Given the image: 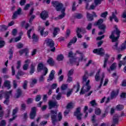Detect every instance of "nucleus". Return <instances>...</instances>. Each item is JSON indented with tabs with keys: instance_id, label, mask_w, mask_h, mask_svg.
<instances>
[{
	"instance_id": "f8f14e48",
	"label": "nucleus",
	"mask_w": 126,
	"mask_h": 126,
	"mask_svg": "<svg viewBox=\"0 0 126 126\" xmlns=\"http://www.w3.org/2000/svg\"><path fill=\"white\" fill-rule=\"evenodd\" d=\"M80 111H81V109L80 107H78L74 113V116L77 117V120H81V116H82V114L80 113Z\"/></svg>"
},
{
	"instance_id": "e2e57ef3",
	"label": "nucleus",
	"mask_w": 126,
	"mask_h": 126,
	"mask_svg": "<svg viewBox=\"0 0 126 126\" xmlns=\"http://www.w3.org/2000/svg\"><path fill=\"white\" fill-rule=\"evenodd\" d=\"M9 54L10 55L9 59L11 60V59H12V58L13 57V52H12V51H10L9 52Z\"/></svg>"
},
{
	"instance_id": "6e6d98bb",
	"label": "nucleus",
	"mask_w": 126,
	"mask_h": 126,
	"mask_svg": "<svg viewBox=\"0 0 126 126\" xmlns=\"http://www.w3.org/2000/svg\"><path fill=\"white\" fill-rule=\"evenodd\" d=\"M107 15H108V12H105L104 13H101L100 16L101 17L106 18L107 17Z\"/></svg>"
},
{
	"instance_id": "58836bf2",
	"label": "nucleus",
	"mask_w": 126,
	"mask_h": 126,
	"mask_svg": "<svg viewBox=\"0 0 126 126\" xmlns=\"http://www.w3.org/2000/svg\"><path fill=\"white\" fill-rule=\"evenodd\" d=\"M24 74V73L21 71H19L16 77L17 79H20V78H19V76H20L21 75H23Z\"/></svg>"
},
{
	"instance_id": "ea45409f",
	"label": "nucleus",
	"mask_w": 126,
	"mask_h": 126,
	"mask_svg": "<svg viewBox=\"0 0 126 126\" xmlns=\"http://www.w3.org/2000/svg\"><path fill=\"white\" fill-rule=\"evenodd\" d=\"M74 71V69H71L68 71L67 76H71L73 75V72Z\"/></svg>"
},
{
	"instance_id": "20e7f679",
	"label": "nucleus",
	"mask_w": 126,
	"mask_h": 126,
	"mask_svg": "<svg viewBox=\"0 0 126 126\" xmlns=\"http://www.w3.org/2000/svg\"><path fill=\"white\" fill-rule=\"evenodd\" d=\"M76 55H80V58H72L70 60V63L72 65L75 64L77 66L79 65V62H82V61H86V58L85 56L83 55V54L79 51H77L76 52Z\"/></svg>"
},
{
	"instance_id": "864d4df0",
	"label": "nucleus",
	"mask_w": 126,
	"mask_h": 126,
	"mask_svg": "<svg viewBox=\"0 0 126 126\" xmlns=\"http://www.w3.org/2000/svg\"><path fill=\"white\" fill-rule=\"evenodd\" d=\"M6 126V122L5 120H2L0 123V126Z\"/></svg>"
},
{
	"instance_id": "0eeeda50",
	"label": "nucleus",
	"mask_w": 126,
	"mask_h": 126,
	"mask_svg": "<svg viewBox=\"0 0 126 126\" xmlns=\"http://www.w3.org/2000/svg\"><path fill=\"white\" fill-rule=\"evenodd\" d=\"M12 91H10L9 92H6L4 93V98L5 100L3 101V103L5 105H8L9 104V96L11 94Z\"/></svg>"
},
{
	"instance_id": "b1692460",
	"label": "nucleus",
	"mask_w": 126,
	"mask_h": 126,
	"mask_svg": "<svg viewBox=\"0 0 126 126\" xmlns=\"http://www.w3.org/2000/svg\"><path fill=\"white\" fill-rule=\"evenodd\" d=\"M116 68H117V63H113L110 66V69H107V70L109 72H111V70H115Z\"/></svg>"
},
{
	"instance_id": "39448f33",
	"label": "nucleus",
	"mask_w": 126,
	"mask_h": 126,
	"mask_svg": "<svg viewBox=\"0 0 126 126\" xmlns=\"http://www.w3.org/2000/svg\"><path fill=\"white\" fill-rule=\"evenodd\" d=\"M100 70H99L95 75V80L96 81H100V84L98 87V89L101 88V86H102V84H103V80H104V78H105V73H102L101 75H100Z\"/></svg>"
},
{
	"instance_id": "5701e85b",
	"label": "nucleus",
	"mask_w": 126,
	"mask_h": 126,
	"mask_svg": "<svg viewBox=\"0 0 126 126\" xmlns=\"http://www.w3.org/2000/svg\"><path fill=\"white\" fill-rule=\"evenodd\" d=\"M113 19H114L115 22H118L119 20L117 16H116V14L115 13H112V16L110 17V21H113Z\"/></svg>"
},
{
	"instance_id": "cd10ccee",
	"label": "nucleus",
	"mask_w": 126,
	"mask_h": 126,
	"mask_svg": "<svg viewBox=\"0 0 126 126\" xmlns=\"http://www.w3.org/2000/svg\"><path fill=\"white\" fill-rule=\"evenodd\" d=\"M47 62L48 63L50 64V65H54L55 64V61L52 58H49Z\"/></svg>"
},
{
	"instance_id": "79ce46f5",
	"label": "nucleus",
	"mask_w": 126,
	"mask_h": 126,
	"mask_svg": "<svg viewBox=\"0 0 126 126\" xmlns=\"http://www.w3.org/2000/svg\"><path fill=\"white\" fill-rule=\"evenodd\" d=\"M63 55L60 54L57 56V61L61 62L63 60Z\"/></svg>"
},
{
	"instance_id": "338daca9",
	"label": "nucleus",
	"mask_w": 126,
	"mask_h": 126,
	"mask_svg": "<svg viewBox=\"0 0 126 126\" xmlns=\"http://www.w3.org/2000/svg\"><path fill=\"white\" fill-rule=\"evenodd\" d=\"M26 2V0H21L20 2V5H24Z\"/></svg>"
},
{
	"instance_id": "412c9836",
	"label": "nucleus",
	"mask_w": 126,
	"mask_h": 126,
	"mask_svg": "<svg viewBox=\"0 0 126 126\" xmlns=\"http://www.w3.org/2000/svg\"><path fill=\"white\" fill-rule=\"evenodd\" d=\"M109 57H110V55H109V54L105 55V57L104 58V64L103 66V68H105L106 66H107V63H108V60Z\"/></svg>"
},
{
	"instance_id": "423d86ee",
	"label": "nucleus",
	"mask_w": 126,
	"mask_h": 126,
	"mask_svg": "<svg viewBox=\"0 0 126 126\" xmlns=\"http://www.w3.org/2000/svg\"><path fill=\"white\" fill-rule=\"evenodd\" d=\"M34 31V29L32 28L30 29L29 31L27 32L28 36L29 38V39H32L33 40V42H37L38 41V36L36 35L35 33H33L32 36L31 37V35L30 34H31L32 32H33Z\"/></svg>"
},
{
	"instance_id": "7c9ffc66",
	"label": "nucleus",
	"mask_w": 126,
	"mask_h": 126,
	"mask_svg": "<svg viewBox=\"0 0 126 126\" xmlns=\"http://www.w3.org/2000/svg\"><path fill=\"white\" fill-rule=\"evenodd\" d=\"M47 68V67H44V65H43V63H40L38 64V67H37V70L38 71H40L42 69H43V70H44V68Z\"/></svg>"
},
{
	"instance_id": "774afa93",
	"label": "nucleus",
	"mask_w": 126,
	"mask_h": 126,
	"mask_svg": "<svg viewBox=\"0 0 126 126\" xmlns=\"http://www.w3.org/2000/svg\"><path fill=\"white\" fill-rule=\"evenodd\" d=\"M62 97V94L59 93L57 96H56L57 100H60Z\"/></svg>"
},
{
	"instance_id": "4d7b16f0",
	"label": "nucleus",
	"mask_w": 126,
	"mask_h": 126,
	"mask_svg": "<svg viewBox=\"0 0 126 126\" xmlns=\"http://www.w3.org/2000/svg\"><path fill=\"white\" fill-rule=\"evenodd\" d=\"M28 66H29V65L28 64H25L23 67L24 70H27V69H28Z\"/></svg>"
},
{
	"instance_id": "a19ab883",
	"label": "nucleus",
	"mask_w": 126,
	"mask_h": 126,
	"mask_svg": "<svg viewBox=\"0 0 126 126\" xmlns=\"http://www.w3.org/2000/svg\"><path fill=\"white\" fill-rule=\"evenodd\" d=\"M126 40L124 43H123L121 45V50L122 51H124V50H126Z\"/></svg>"
},
{
	"instance_id": "a211bd4d",
	"label": "nucleus",
	"mask_w": 126,
	"mask_h": 126,
	"mask_svg": "<svg viewBox=\"0 0 126 126\" xmlns=\"http://www.w3.org/2000/svg\"><path fill=\"white\" fill-rule=\"evenodd\" d=\"M83 30H85L83 29V28H77L76 32L77 33V36L78 38H82V35L80 34V33H81V32H82Z\"/></svg>"
},
{
	"instance_id": "a878e982",
	"label": "nucleus",
	"mask_w": 126,
	"mask_h": 126,
	"mask_svg": "<svg viewBox=\"0 0 126 126\" xmlns=\"http://www.w3.org/2000/svg\"><path fill=\"white\" fill-rule=\"evenodd\" d=\"M76 41H77V38L76 37H74L72 40H70V41L68 44V47H69L71 45L73 44H74V43L76 42Z\"/></svg>"
},
{
	"instance_id": "3c124183",
	"label": "nucleus",
	"mask_w": 126,
	"mask_h": 126,
	"mask_svg": "<svg viewBox=\"0 0 126 126\" xmlns=\"http://www.w3.org/2000/svg\"><path fill=\"white\" fill-rule=\"evenodd\" d=\"M104 22V20L102 19H100L99 20H98V21H97V23H96V25H98V26H100V25H101V24Z\"/></svg>"
},
{
	"instance_id": "f3484780",
	"label": "nucleus",
	"mask_w": 126,
	"mask_h": 126,
	"mask_svg": "<svg viewBox=\"0 0 126 126\" xmlns=\"http://www.w3.org/2000/svg\"><path fill=\"white\" fill-rule=\"evenodd\" d=\"M55 70H52L49 76V77L47 79V81L48 82H50V81H52V80H53V79H54V77H55Z\"/></svg>"
},
{
	"instance_id": "13d9d810",
	"label": "nucleus",
	"mask_w": 126,
	"mask_h": 126,
	"mask_svg": "<svg viewBox=\"0 0 126 126\" xmlns=\"http://www.w3.org/2000/svg\"><path fill=\"white\" fill-rule=\"evenodd\" d=\"M67 82H68L69 83H70V82H71L72 81V77H71V76H67Z\"/></svg>"
},
{
	"instance_id": "f03ea898",
	"label": "nucleus",
	"mask_w": 126,
	"mask_h": 126,
	"mask_svg": "<svg viewBox=\"0 0 126 126\" xmlns=\"http://www.w3.org/2000/svg\"><path fill=\"white\" fill-rule=\"evenodd\" d=\"M51 3L53 6L56 8V9L57 11H61V12L62 13L61 15L56 18L55 19L56 20H59V19H63V17L65 16V13H64V11H65V9L63 7V4L57 1H53L51 2Z\"/></svg>"
},
{
	"instance_id": "69168bd1",
	"label": "nucleus",
	"mask_w": 126,
	"mask_h": 126,
	"mask_svg": "<svg viewBox=\"0 0 126 126\" xmlns=\"http://www.w3.org/2000/svg\"><path fill=\"white\" fill-rule=\"evenodd\" d=\"M47 123H48L47 121H42L40 123L39 126H44L45 125H47Z\"/></svg>"
},
{
	"instance_id": "6ab92c4d",
	"label": "nucleus",
	"mask_w": 126,
	"mask_h": 126,
	"mask_svg": "<svg viewBox=\"0 0 126 126\" xmlns=\"http://www.w3.org/2000/svg\"><path fill=\"white\" fill-rule=\"evenodd\" d=\"M40 17L41 19H43V20H45L46 18H48V12L46 11H43L40 13Z\"/></svg>"
},
{
	"instance_id": "6e6552de",
	"label": "nucleus",
	"mask_w": 126,
	"mask_h": 126,
	"mask_svg": "<svg viewBox=\"0 0 126 126\" xmlns=\"http://www.w3.org/2000/svg\"><path fill=\"white\" fill-rule=\"evenodd\" d=\"M50 114L51 116V119L52 120V124L55 125L56 122H57V116H58V111L57 110H51Z\"/></svg>"
},
{
	"instance_id": "4c0bfd02",
	"label": "nucleus",
	"mask_w": 126,
	"mask_h": 126,
	"mask_svg": "<svg viewBox=\"0 0 126 126\" xmlns=\"http://www.w3.org/2000/svg\"><path fill=\"white\" fill-rule=\"evenodd\" d=\"M80 88V85L78 83H77L76 85L74 86V89H76V92H78V91H79Z\"/></svg>"
},
{
	"instance_id": "473e14b6",
	"label": "nucleus",
	"mask_w": 126,
	"mask_h": 126,
	"mask_svg": "<svg viewBox=\"0 0 126 126\" xmlns=\"http://www.w3.org/2000/svg\"><path fill=\"white\" fill-rule=\"evenodd\" d=\"M87 17L89 21H92L93 20V16L88 12L87 13Z\"/></svg>"
},
{
	"instance_id": "8fccbe9b",
	"label": "nucleus",
	"mask_w": 126,
	"mask_h": 126,
	"mask_svg": "<svg viewBox=\"0 0 126 126\" xmlns=\"http://www.w3.org/2000/svg\"><path fill=\"white\" fill-rule=\"evenodd\" d=\"M98 28L100 29V30H105L106 29V26L104 24L98 26Z\"/></svg>"
},
{
	"instance_id": "680f3d73",
	"label": "nucleus",
	"mask_w": 126,
	"mask_h": 126,
	"mask_svg": "<svg viewBox=\"0 0 126 126\" xmlns=\"http://www.w3.org/2000/svg\"><path fill=\"white\" fill-rule=\"evenodd\" d=\"M28 83V82L27 81H25L23 85V88L24 89H26L27 88V84Z\"/></svg>"
},
{
	"instance_id": "e433bc0d",
	"label": "nucleus",
	"mask_w": 126,
	"mask_h": 126,
	"mask_svg": "<svg viewBox=\"0 0 126 126\" xmlns=\"http://www.w3.org/2000/svg\"><path fill=\"white\" fill-rule=\"evenodd\" d=\"M126 64V61H120L119 63V67H122V65H125V64Z\"/></svg>"
},
{
	"instance_id": "c756f323",
	"label": "nucleus",
	"mask_w": 126,
	"mask_h": 126,
	"mask_svg": "<svg viewBox=\"0 0 126 126\" xmlns=\"http://www.w3.org/2000/svg\"><path fill=\"white\" fill-rule=\"evenodd\" d=\"M75 103L73 102H70L67 105V109H72L74 107Z\"/></svg>"
},
{
	"instance_id": "a18cd8bd",
	"label": "nucleus",
	"mask_w": 126,
	"mask_h": 126,
	"mask_svg": "<svg viewBox=\"0 0 126 126\" xmlns=\"http://www.w3.org/2000/svg\"><path fill=\"white\" fill-rule=\"evenodd\" d=\"M92 0H88V1H91ZM101 1H102V0H94V3L95 5H98V4H101Z\"/></svg>"
},
{
	"instance_id": "4468645a",
	"label": "nucleus",
	"mask_w": 126,
	"mask_h": 126,
	"mask_svg": "<svg viewBox=\"0 0 126 126\" xmlns=\"http://www.w3.org/2000/svg\"><path fill=\"white\" fill-rule=\"evenodd\" d=\"M44 30L45 27H39V30L40 31V35H41L43 37H46V36H48L49 32H44Z\"/></svg>"
},
{
	"instance_id": "1a4fd4ad",
	"label": "nucleus",
	"mask_w": 126,
	"mask_h": 126,
	"mask_svg": "<svg viewBox=\"0 0 126 126\" xmlns=\"http://www.w3.org/2000/svg\"><path fill=\"white\" fill-rule=\"evenodd\" d=\"M93 53L96 54V55H99V56H101L102 57L105 55V51L103 48H98L97 49H94Z\"/></svg>"
},
{
	"instance_id": "aec40b11",
	"label": "nucleus",
	"mask_w": 126,
	"mask_h": 126,
	"mask_svg": "<svg viewBox=\"0 0 126 126\" xmlns=\"http://www.w3.org/2000/svg\"><path fill=\"white\" fill-rule=\"evenodd\" d=\"M21 14V8H19L13 15L12 19H15L17 17V15Z\"/></svg>"
},
{
	"instance_id": "5fc2aeb1",
	"label": "nucleus",
	"mask_w": 126,
	"mask_h": 126,
	"mask_svg": "<svg viewBox=\"0 0 126 126\" xmlns=\"http://www.w3.org/2000/svg\"><path fill=\"white\" fill-rule=\"evenodd\" d=\"M16 95H17V98H18V97H19V96L21 95V90L20 89L17 90Z\"/></svg>"
},
{
	"instance_id": "bf43d9fd",
	"label": "nucleus",
	"mask_w": 126,
	"mask_h": 126,
	"mask_svg": "<svg viewBox=\"0 0 126 126\" xmlns=\"http://www.w3.org/2000/svg\"><path fill=\"white\" fill-rule=\"evenodd\" d=\"M41 100V95H37L35 98L36 102H39Z\"/></svg>"
},
{
	"instance_id": "49530a36",
	"label": "nucleus",
	"mask_w": 126,
	"mask_h": 126,
	"mask_svg": "<svg viewBox=\"0 0 126 126\" xmlns=\"http://www.w3.org/2000/svg\"><path fill=\"white\" fill-rule=\"evenodd\" d=\"M20 67H21V61H18L17 63L16 68L17 69H19Z\"/></svg>"
},
{
	"instance_id": "9d476101",
	"label": "nucleus",
	"mask_w": 126,
	"mask_h": 126,
	"mask_svg": "<svg viewBox=\"0 0 126 126\" xmlns=\"http://www.w3.org/2000/svg\"><path fill=\"white\" fill-rule=\"evenodd\" d=\"M119 94V91H113L111 94V99H114V98H116L118 94ZM110 97H108L107 100L105 101V103H109V101L110 100Z\"/></svg>"
},
{
	"instance_id": "2f4dec72",
	"label": "nucleus",
	"mask_w": 126,
	"mask_h": 126,
	"mask_svg": "<svg viewBox=\"0 0 126 126\" xmlns=\"http://www.w3.org/2000/svg\"><path fill=\"white\" fill-rule=\"evenodd\" d=\"M119 118H120V116L117 114L113 117V122L114 124H118L119 123Z\"/></svg>"
},
{
	"instance_id": "2eb2a0df",
	"label": "nucleus",
	"mask_w": 126,
	"mask_h": 126,
	"mask_svg": "<svg viewBox=\"0 0 126 126\" xmlns=\"http://www.w3.org/2000/svg\"><path fill=\"white\" fill-rule=\"evenodd\" d=\"M47 73H48V68H44L43 73L39 78V81H40L41 82H42V81H44V80H45V78H44V76H45V75H47Z\"/></svg>"
},
{
	"instance_id": "37998d69",
	"label": "nucleus",
	"mask_w": 126,
	"mask_h": 126,
	"mask_svg": "<svg viewBox=\"0 0 126 126\" xmlns=\"http://www.w3.org/2000/svg\"><path fill=\"white\" fill-rule=\"evenodd\" d=\"M18 110L19 108L18 107H16L15 108H14L13 110V112H12V116H16V113H17V112H18Z\"/></svg>"
},
{
	"instance_id": "c85d7f7f",
	"label": "nucleus",
	"mask_w": 126,
	"mask_h": 126,
	"mask_svg": "<svg viewBox=\"0 0 126 126\" xmlns=\"http://www.w3.org/2000/svg\"><path fill=\"white\" fill-rule=\"evenodd\" d=\"M19 53L21 56H22L23 54H25L26 56H27V54H28V49H24L21 50L19 51Z\"/></svg>"
},
{
	"instance_id": "393cba45",
	"label": "nucleus",
	"mask_w": 126,
	"mask_h": 126,
	"mask_svg": "<svg viewBox=\"0 0 126 126\" xmlns=\"http://www.w3.org/2000/svg\"><path fill=\"white\" fill-rule=\"evenodd\" d=\"M4 86L5 87H6L7 89H10V81L7 80L5 81L4 82Z\"/></svg>"
},
{
	"instance_id": "ddd939ff",
	"label": "nucleus",
	"mask_w": 126,
	"mask_h": 126,
	"mask_svg": "<svg viewBox=\"0 0 126 126\" xmlns=\"http://www.w3.org/2000/svg\"><path fill=\"white\" fill-rule=\"evenodd\" d=\"M49 109H53L54 107H59V104H58V102L56 101L50 100L49 102Z\"/></svg>"
},
{
	"instance_id": "f704fd0d",
	"label": "nucleus",
	"mask_w": 126,
	"mask_h": 126,
	"mask_svg": "<svg viewBox=\"0 0 126 126\" xmlns=\"http://www.w3.org/2000/svg\"><path fill=\"white\" fill-rule=\"evenodd\" d=\"M36 83H37V79H32L30 84L31 87H33L34 84H36Z\"/></svg>"
},
{
	"instance_id": "dca6fc26",
	"label": "nucleus",
	"mask_w": 126,
	"mask_h": 126,
	"mask_svg": "<svg viewBox=\"0 0 126 126\" xmlns=\"http://www.w3.org/2000/svg\"><path fill=\"white\" fill-rule=\"evenodd\" d=\"M36 108L32 107V111L30 114V118L31 120H33L35 118V117H36Z\"/></svg>"
},
{
	"instance_id": "c03bdc74",
	"label": "nucleus",
	"mask_w": 126,
	"mask_h": 126,
	"mask_svg": "<svg viewBox=\"0 0 126 126\" xmlns=\"http://www.w3.org/2000/svg\"><path fill=\"white\" fill-rule=\"evenodd\" d=\"M22 35H23V32H21L20 36L15 38V41L18 42V41H20V40H21V36H22Z\"/></svg>"
},
{
	"instance_id": "0e129e2a",
	"label": "nucleus",
	"mask_w": 126,
	"mask_h": 126,
	"mask_svg": "<svg viewBox=\"0 0 126 126\" xmlns=\"http://www.w3.org/2000/svg\"><path fill=\"white\" fill-rule=\"evenodd\" d=\"M71 93H72V90H70L66 94L67 97H69L71 95Z\"/></svg>"
},
{
	"instance_id": "603ef678",
	"label": "nucleus",
	"mask_w": 126,
	"mask_h": 126,
	"mask_svg": "<svg viewBox=\"0 0 126 126\" xmlns=\"http://www.w3.org/2000/svg\"><path fill=\"white\" fill-rule=\"evenodd\" d=\"M58 120L59 121H62L63 120V115L62 114V113L59 112L58 116Z\"/></svg>"
},
{
	"instance_id": "9b49d317",
	"label": "nucleus",
	"mask_w": 126,
	"mask_h": 126,
	"mask_svg": "<svg viewBox=\"0 0 126 126\" xmlns=\"http://www.w3.org/2000/svg\"><path fill=\"white\" fill-rule=\"evenodd\" d=\"M45 43L46 45L50 48H54V46H55V42H54V41L51 39L47 38L45 40Z\"/></svg>"
},
{
	"instance_id": "72a5a7b5",
	"label": "nucleus",
	"mask_w": 126,
	"mask_h": 126,
	"mask_svg": "<svg viewBox=\"0 0 126 126\" xmlns=\"http://www.w3.org/2000/svg\"><path fill=\"white\" fill-rule=\"evenodd\" d=\"M5 45V42L3 41L2 38L0 37V49L1 48H3L4 45Z\"/></svg>"
},
{
	"instance_id": "052dcab7",
	"label": "nucleus",
	"mask_w": 126,
	"mask_h": 126,
	"mask_svg": "<svg viewBox=\"0 0 126 126\" xmlns=\"http://www.w3.org/2000/svg\"><path fill=\"white\" fill-rule=\"evenodd\" d=\"M66 88H67V85L63 84L61 86V89L62 90H65V89H66Z\"/></svg>"
},
{
	"instance_id": "09e8293b",
	"label": "nucleus",
	"mask_w": 126,
	"mask_h": 126,
	"mask_svg": "<svg viewBox=\"0 0 126 126\" xmlns=\"http://www.w3.org/2000/svg\"><path fill=\"white\" fill-rule=\"evenodd\" d=\"M88 5L89 4H87L86 5V8L87 9H94L95 8V6L94 5H91L90 6V7H88Z\"/></svg>"
},
{
	"instance_id": "7ed1b4c3",
	"label": "nucleus",
	"mask_w": 126,
	"mask_h": 126,
	"mask_svg": "<svg viewBox=\"0 0 126 126\" xmlns=\"http://www.w3.org/2000/svg\"><path fill=\"white\" fill-rule=\"evenodd\" d=\"M87 79H88V71H85V75L83 77V81L84 82H86V85L81 89L80 94H83L84 93H86V92H88V91L90 90V88H91L89 85L90 80H87Z\"/></svg>"
},
{
	"instance_id": "de8ad7c7",
	"label": "nucleus",
	"mask_w": 126,
	"mask_h": 126,
	"mask_svg": "<svg viewBox=\"0 0 126 126\" xmlns=\"http://www.w3.org/2000/svg\"><path fill=\"white\" fill-rule=\"evenodd\" d=\"M116 109L118 111H121V110H123V109H124V106L122 105H118L116 106Z\"/></svg>"
},
{
	"instance_id": "bb28decb",
	"label": "nucleus",
	"mask_w": 126,
	"mask_h": 126,
	"mask_svg": "<svg viewBox=\"0 0 126 126\" xmlns=\"http://www.w3.org/2000/svg\"><path fill=\"white\" fill-rule=\"evenodd\" d=\"M59 32H60V29L59 28H54L53 32L54 37H56V36L58 35V33H59Z\"/></svg>"
},
{
	"instance_id": "4be33fe9",
	"label": "nucleus",
	"mask_w": 126,
	"mask_h": 126,
	"mask_svg": "<svg viewBox=\"0 0 126 126\" xmlns=\"http://www.w3.org/2000/svg\"><path fill=\"white\" fill-rule=\"evenodd\" d=\"M35 66H36V64L35 63H32L31 64V70L30 73L31 74H33L34 71H35Z\"/></svg>"
},
{
	"instance_id": "f257e3e1",
	"label": "nucleus",
	"mask_w": 126,
	"mask_h": 126,
	"mask_svg": "<svg viewBox=\"0 0 126 126\" xmlns=\"http://www.w3.org/2000/svg\"><path fill=\"white\" fill-rule=\"evenodd\" d=\"M114 28L115 29V31L112 32L111 35L109 36L110 39H111L112 42H116L115 45L113 46V49L114 50H118V40H119V38L120 37V34L121 32L119 29H118L117 26H114Z\"/></svg>"
},
{
	"instance_id": "c9c22d12",
	"label": "nucleus",
	"mask_w": 126,
	"mask_h": 126,
	"mask_svg": "<svg viewBox=\"0 0 126 126\" xmlns=\"http://www.w3.org/2000/svg\"><path fill=\"white\" fill-rule=\"evenodd\" d=\"M94 112L95 115H97V116H100L101 115V109L99 108H95Z\"/></svg>"
}]
</instances>
